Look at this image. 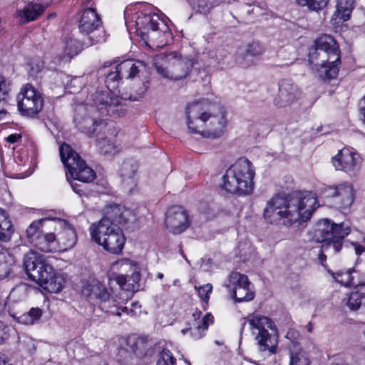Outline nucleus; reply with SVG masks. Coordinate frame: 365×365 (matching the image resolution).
Returning <instances> with one entry per match:
<instances>
[{"label":"nucleus","instance_id":"1","mask_svg":"<svg viewBox=\"0 0 365 365\" xmlns=\"http://www.w3.org/2000/svg\"><path fill=\"white\" fill-rule=\"evenodd\" d=\"M187 126L191 132L207 138H220L227 123L225 112L218 103L207 100L189 103L186 108Z\"/></svg>","mask_w":365,"mask_h":365},{"label":"nucleus","instance_id":"2","mask_svg":"<svg viewBox=\"0 0 365 365\" xmlns=\"http://www.w3.org/2000/svg\"><path fill=\"white\" fill-rule=\"evenodd\" d=\"M309 61L313 63L324 79L336 77L341 64L339 47L330 35H323L314 41V48L309 53Z\"/></svg>","mask_w":365,"mask_h":365},{"label":"nucleus","instance_id":"3","mask_svg":"<svg viewBox=\"0 0 365 365\" xmlns=\"http://www.w3.org/2000/svg\"><path fill=\"white\" fill-rule=\"evenodd\" d=\"M351 232L347 222L335 223L329 219L319 220L313 232V240L322 243V248L318 255V259L322 266L327 260V255L339 253L342 249L344 239Z\"/></svg>","mask_w":365,"mask_h":365},{"label":"nucleus","instance_id":"4","mask_svg":"<svg viewBox=\"0 0 365 365\" xmlns=\"http://www.w3.org/2000/svg\"><path fill=\"white\" fill-rule=\"evenodd\" d=\"M24 267L29 277L47 292L58 293L62 289L64 278L54 272L43 255L29 251L24 257Z\"/></svg>","mask_w":365,"mask_h":365},{"label":"nucleus","instance_id":"5","mask_svg":"<svg viewBox=\"0 0 365 365\" xmlns=\"http://www.w3.org/2000/svg\"><path fill=\"white\" fill-rule=\"evenodd\" d=\"M255 168L247 158H239L222 177V188L227 192L247 195L254 190Z\"/></svg>","mask_w":365,"mask_h":365},{"label":"nucleus","instance_id":"6","mask_svg":"<svg viewBox=\"0 0 365 365\" xmlns=\"http://www.w3.org/2000/svg\"><path fill=\"white\" fill-rule=\"evenodd\" d=\"M247 321L255 336L257 353L265 359L277 352L278 331L274 323L267 317L260 314H250Z\"/></svg>","mask_w":365,"mask_h":365},{"label":"nucleus","instance_id":"7","mask_svg":"<svg viewBox=\"0 0 365 365\" xmlns=\"http://www.w3.org/2000/svg\"><path fill=\"white\" fill-rule=\"evenodd\" d=\"M284 200L285 220L289 224L307 222L318 207L315 194L311 192H294Z\"/></svg>","mask_w":365,"mask_h":365},{"label":"nucleus","instance_id":"8","mask_svg":"<svg viewBox=\"0 0 365 365\" xmlns=\"http://www.w3.org/2000/svg\"><path fill=\"white\" fill-rule=\"evenodd\" d=\"M157 72L164 78L180 80L185 78L194 65V61L182 57L177 51L160 53L153 58Z\"/></svg>","mask_w":365,"mask_h":365},{"label":"nucleus","instance_id":"9","mask_svg":"<svg viewBox=\"0 0 365 365\" xmlns=\"http://www.w3.org/2000/svg\"><path fill=\"white\" fill-rule=\"evenodd\" d=\"M90 232L92 240L108 252L113 254L121 252L125 239L117 225L107 218H102L97 225H91Z\"/></svg>","mask_w":365,"mask_h":365},{"label":"nucleus","instance_id":"10","mask_svg":"<svg viewBox=\"0 0 365 365\" xmlns=\"http://www.w3.org/2000/svg\"><path fill=\"white\" fill-rule=\"evenodd\" d=\"M60 156L67 169L66 179L76 180L83 182H90L96 178L93 169L88 167L80 155L69 145L63 143L60 146Z\"/></svg>","mask_w":365,"mask_h":365},{"label":"nucleus","instance_id":"11","mask_svg":"<svg viewBox=\"0 0 365 365\" xmlns=\"http://www.w3.org/2000/svg\"><path fill=\"white\" fill-rule=\"evenodd\" d=\"M88 107L91 112L101 115H120L121 98L114 93L106 91H96L90 96Z\"/></svg>","mask_w":365,"mask_h":365},{"label":"nucleus","instance_id":"12","mask_svg":"<svg viewBox=\"0 0 365 365\" xmlns=\"http://www.w3.org/2000/svg\"><path fill=\"white\" fill-rule=\"evenodd\" d=\"M17 106L22 115L34 117L42 110L43 99L31 84L27 83L17 96Z\"/></svg>","mask_w":365,"mask_h":365},{"label":"nucleus","instance_id":"13","mask_svg":"<svg viewBox=\"0 0 365 365\" xmlns=\"http://www.w3.org/2000/svg\"><path fill=\"white\" fill-rule=\"evenodd\" d=\"M73 122L82 133L91 137L97 131L104 127L105 123L94 112H91L88 106L79 105L75 108Z\"/></svg>","mask_w":365,"mask_h":365},{"label":"nucleus","instance_id":"14","mask_svg":"<svg viewBox=\"0 0 365 365\" xmlns=\"http://www.w3.org/2000/svg\"><path fill=\"white\" fill-rule=\"evenodd\" d=\"M101 21L96 11L93 8L85 9L79 21L78 28L81 33L89 36L91 44L103 41L105 36L100 29Z\"/></svg>","mask_w":365,"mask_h":365},{"label":"nucleus","instance_id":"15","mask_svg":"<svg viewBox=\"0 0 365 365\" xmlns=\"http://www.w3.org/2000/svg\"><path fill=\"white\" fill-rule=\"evenodd\" d=\"M331 162L336 170L355 176L360 170L362 159L358 153L344 148L331 158Z\"/></svg>","mask_w":365,"mask_h":365},{"label":"nucleus","instance_id":"16","mask_svg":"<svg viewBox=\"0 0 365 365\" xmlns=\"http://www.w3.org/2000/svg\"><path fill=\"white\" fill-rule=\"evenodd\" d=\"M301 89L290 79H282L278 83V93L274 104L278 108H286L297 102L301 96Z\"/></svg>","mask_w":365,"mask_h":365},{"label":"nucleus","instance_id":"17","mask_svg":"<svg viewBox=\"0 0 365 365\" xmlns=\"http://www.w3.org/2000/svg\"><path fill=\"white\" fill-rule=\"evenodd\" d=\"M57 232L56 241L59 252L67 251L74 247L77 242V236L73 226L66 220L61 219H53Z\"/></svg>","mask_w":365,"mask_h":365},{"label":"nucleus","instance_id":"18","mask_svg":"<svg viewBox=\"0 0 365 365\" xmlns=\"http://www.w3.org/2000/svg\"><path fill=\"white\" fill-rule=\"evenodd\" d=\"M325 194L327 197L334 198V202L339 209L349 207L354 200V187L347 182L328 187L325 189Z\"/></svg>","mask_w":365,"mask_h":365},{"label":"nucleus","instance_id":"19","mask_svg":"<svg viewBox=\"0 0 365 365\" xmlns=\"http://www.w3.org/2000/svg\"><path fill=\"white\" fill-rule=\"evenodd\" d=\"M165 223L173 234L183 232L190 225L186 210L178 206L172 207L168 210Z\"/></svg>","mask_w":365,"mask_h":365},{"label":"nucleus","instance_id":"20","mask_svg":"<svg viewBox=\"0 0 365 365\" xmlns=\"http://www.w3.org/2000/svg\"><path fill=\"white\" fill-rule=\"evenodd\" d=\"M102 218H107L115 225H124L133 221L135 215L130 210L119 205H113L106 208L105 215Z\"/></svg>","mask_w":365,"mask_h":365},{"label":"nucleus","instance_id":"21","mask_svg":"<svg viewBox=\"0 0 365 365\" xmlns=\"http://www.w3.org/2000/svg\"><path fill=\"white\" fill-rule=\"evenodd\" d=\"M264 51V48L259 43L252 42L237 51L236 62L241 67H249L253 64L254 58L262 55Z\"/></svg>","mask_w":365,"mask_h":365},{"label":"nucleus","instance_id":"22","mask_svg":"<svg viewBox=\"0 0 365 365\" xmlns=\"http://www.w3.org/2000/svg\"><path fill=\"white\" fill-rule=\"evenodd\" d=\"M284 197L275 196L272 197L267 204L264 210V217L270 223H276L279 220L285 219Z\"/></svg>","mask_w":365,"mask_h":365},{"label":"nucleus","instance_id":"23","mask_svg":"<svg viewBox=\"0 0 365 365\" xmlns=\"http://www.w3.org/2000/svg\"><path fill=\"white\" fill-rule=\"evenodd\" d=\"M160 19L153 14H145L136 20L137 32L143 40L149 38L150 31L154 32L159 29Z\"/></svg>","mask_w":365,"mask_h":365},{"label":"nucleus","instance_id":"24","mask_svg":"<svg viewBox=\"0 0 365 365\" xmlns=\"http://www.w3.org/2000/svg\"><path fill=\"white\" fill-rule=\"evenodd\" d=\"M81 293L88 300H96L97 303L99 300H102L103 302V307L106 308L105 299H108V290L98 280H93L90 283L84 284Z\"/></svg>","mask_w":365,"mask_h":365},{"label":"nucleus","instance_id":"25","mask_svg":"<svg viewBox=\"0 0 365 365\" xmlns=\"http://www.w3.org/2000/svg\"><path fill=\"white\" fill-rule=\"evenodd\" d=\"M123 78L133 79L146 70V65L143 61L125 60L118 65Z\"/></svg>","mask_w":365,"mask_h":365},{"label":"nucleus","instance_id":"26","mask_svg":"<svg viewBox=\"0 0 365 365\" xmlns=\"http://www.w3.org/2000/svg\"><path fill=\"white\" fill-rule=\"evenodd\" d=\"M34 246L43 252H59L56 235L53 232H43Z\"/></svg>","mask_w":365,"mask_h":365},{"label":"nucleus","instance_id":"27","mask_svg":"<svg viewBox=\"0 0 365 365\" xmlns=\"http://www.w3.org/2000/svg\"><path fill=\"white\" fill-rule=\"evenodd\" d=\"M213 322V317L210 314H206L202 320L196 322V324H192V326L182 329V334H185L190 331L191 336L194 339H199L205 335V331L208 329L210 324Z\"/></svg>","mask_w":365,"mask_h":365},{"label":"nucleus","instance_id":"28","mask_svg":"<svg viewBox=\"0 0 365 365\" xmlns=\"http://www.w3.org/2000/svg\"><path fill=\"white\" fill-rule=\"evenodd\" d=\"M137 170V163L133 160H128L122 165L120 169L122 181L130 190L135 185V176Z\"/></svg>","mask_w":365,"mask_h":365},{"label":"nucleus","instance_id":"29","mask_svg":"<svg viewBox=\"0 0 365 365\" xmlns=\"http://www.w3.org/2000/svg\"><path fill=\"white\" fill-rule=\"evenodd\" d=\"M44 11V7L38 4H28L21 10L17 11V16L21 23H27L36 19Z\"/></svg>","mask_w":365,"mask_h":365},{"label":"nucleus","instance_id":"30","mask_svg":"<svg viewBox=\"0 0 365 365\" xmlns=\"http://www.w3.org/2000/svg\"><path fill=\"white\" fill-rule=\"evenodd\" d=\"M16 259L9 250L0 244V279L5 278L12 271Z\"/></svg>","mask_w":365,"mask_h":365},{"label":"nucleus","instance_id":"31","mask_svg":"<svg viewBox=\"0 0 365 365\" xmlns=\"http://www.w3.org/2000/svg\"><path fill=\"white\" fill-rule=\"evenodd\" d=\"M344 302L353 311L359 309L361 305L365 306V284L358 285L356 290L351 292Z\"/></svg>","mask_w":365,"mask_h":365},{"label":"nucleus","instance_id":"32","mask_svg":"<svg viewBox=\"0 0 365 365\" xmlns=\"http://www.w3.org/2000/svg\"><path fill=\"white\" fill-rule=\"evenodd\" d=\"M354 0H337L334 15L336 19L348 21L354 9Z\"/></svg>","mask_w":365,"mask_h":365},{"label":"nucleus","instance_id":"33","mask_svg":"<svg viewBox=\"0 0 365 365\" xmlns=\"http://www.w3.org/2000/svg\"><path fill=\"white\" fill-rule=\"evenodd\" d=\"M13 233V227L7 213L0 208V241H9Z\"/></svg>","mask_w":365,"mask_h":365},{"label":"nucleus","instance_id":"34","mask_svg":"<svg viewBox=\"0 0 365 365\" xmlns=\"http://www.w3.org/2000/svg\"><path fill=\"white\" fill-rule=\"evenodd\" d=\"M48 220L47 218H42L34 221L26 229V234L30 243L33 245L36 242L38 238L43 234V224Z\"/></svg>","mask_w":365,"mask_h":365},{"label":"nucleus","instance_id":"35","mask_svg":"<svg viewBox=\"0 0 365 365\" xmlns=\"http://www.w3.org/2000/svg\"><path fill=\"white\" fill-rule=\"evenodd\" d=\"M103 302L102 300L98 301V304L100 309L106 312L110 313L113 315L120 316L123 306L121 305L122 302H119L116 298H113L110 297V293L108 292V299H105V304L106 305V308L103 307Z\"/></svg>","mask_w":365,"mask_h":365},{"label":"nucleus","instance_id":"36","mask_svg":"<svg viewBox=\"0 0 365 365\" xmlns=\"http://www.w3.org/2000/svg\"><path fill=\"white\" fill-rule=\"evenodd\" d=\"M228 284H226L227 288L231 293L232 290H236L242 286H247L250 284L247 275L237 272H232L229 275Z\"/></svg>","mask_w":365,"mask_h":365},{"label":"nucleus","instance_id":"37","mask_svg":"<svg viewBox=\"0 0 365 365\" xmlns=\"http://www.w3.org/2000/svg\"><path fill=\"white\" fill-rule=\"evenodd\" d=\"M250 284L239 287L236 290H232L230 296L236 302H250L255 297V292L250 288Z\"/></svg>","mask_w":365,"mask_h":365},{"label":"nucleus","instance_id":"38","mask_svg":"<svg viewBox=\"0 0 365 365\" xmlns=\"http://www.w3.org/2000/svg\"><path fill=\"white\" fill-rule=\"evenodd\" d=\"M63 44V57H67L69 59L77 55L82 48L81 43L72 37H66L64 40Z\"/></svg>","mask_w":365,"mask_h":365},{"label":"nucleus","instance_id":"39","mask_svg":"<svg viewBox=\"0 0 365 365\" xmlns=\"http://www.w3.org/2000/svg\"><path fill=\"white\" fill-rule=\"evenodd\" d=\"M122 79L123 76L119 72L117 65L114 71L108 72L106 76L105 83L107 90L113 93L118 88Z\"/></svg>","mask_w":365,"mask_h":365},{"label":"nucleus","instance_id":"40","mask_svg":"<svg viewBox=\"0 0 365 365\" xmlns=\"http://www.w3.org/2000/svg\"><path fill=\"white\" fill-rule=\"evenodd\" d=\"M139 280V274H133L132 279L130 277L123 274H119L116 277L115 281L123 290L132 291L135 289V283Z\"/></svg>","mask_w":365,"mask_h":365},{"label":"nucleus","instance_id":"41","mask_svg":"<svg viewBox=\"0 0 365 365\" xmlns=\"http://www.w3.org/2000/svg\"><path fill=\"white\" fill-rule=\"evenodd\" d=\"M356 272L355 270L351 269L344 272H338L334 274V277L336 281L342 285L346 287L359 285L357 282H354V277L352 276V273Z\"/></svg>","mask_w":365,"mask_h":365},{"label":"nucleus","instance_id":"42","mask_svg":"<svg viewBox=\"0 0 365 365\" xmlns=\"http://www.w3.org/2000/svg\"><path fill=\"white\" fill-rule=\"evenodd\" d=\"M42 316V311L39 308H31L28 312L19 317V322L21 324L31 325L37 322Z\"/></svg>","mask_w":365,"mask_h":365},{"label":"nucleus","instance_id":"43","mask_svg":"<svg viewBox=\"0 0 365 365\" xmlns=\"http://www.w3.org/2000/svg\"><path fill=\"white\" fill-rule=\"evenodd\" d=\"M289 358V365H310L307 354L303 350L292 351Z\"/></svg>","mask_w":365,"mask_h":365},{"label":"nucleus","instance_id":"44","mask_svg":"<svg viewBox=\"0 0 365 365\" xmlns=\"http://www.w3.org/2000/svg\"><path fill=\"white\" fill-rule=\"evenodd\" d=\"M297 1L300 6H307L311 10L319 11L327 6L329 0H297Z\"/></svg>","mask_w":365,"mask_h":365},{"label":"nucleus","instance_id":"45","mask_svg":"<svg viewBox=\"0 0 365 365\" xmlns=\"http://www.w3.org/2000/svg\"><path fill=\"white\" fill-rule=\"evenodd\" d=\"M97 141L100 152L103 155L114 154L118 151L116 147L106 138H98Z\"/></svg>","mask_w":365,"mask_h":365},{"label":"nucleus","instance_id":"46","mask_svg":"<svg viewBox=\"0 0 365 365\" xmlns=\"http://www.w3.org/2000/svg\"><path fill=\"white\" fill-rule=\"evenodd\" d=\"M156 365H176V359L167 349H164L159 354Z\"/></svg>","mask_w":365,"mask_h":365},{"label":"nucleus","instance_id":"47","mask_svg":"<svg viewBox=\"0 0 365 365\" xmlns=\"http://www.w3.org/2000/svg\"><path fill=\"white\" fill-rule=\"evenodd\" d=\"M218 4V1L215 2L210 1L209 3V0H193L192 6L194 9H197V11L200 13H207L210 11V9L213 8L216 5Z\"/></svg>","mask_w":365,"mask_h":365},{"label":"nucleus","instance_id":"48","mask_svg":"<svg viewBox=\"0 0 365 365\" xmlns=\"http://www.w3.org/2000/svg\"><path fill=\"white\" fill-rule=\"evenodd\" d=\"M135 346H136V344L135 342H133V344L130 347V350H128L127 349H121L119 351L118 355L120 357H123V359H122L123 363H125V364L128 363L130 359H133V357L135 355Z\"/></svg>","mask_w":365,"mask_h":365},{"label":"nucleus","instance_id":"49","mask_svg":"<svg viewBox=\"0 0 365 365\" xmlns=\"http://www.w3.org/2000/svg\"><path fill=\"white\" fill-rule=\"evenodd\" d=\"M212 291V285L211 284H206L205 285L199 287L197 289V292L199 294V297L201 298V299L205 302H207L210 299V294Z\"/></svg>","mask_w":365,"mask_h":365},{"label":"nucleus","instance_id":"50","mask_svg":"<svg viewBox=\"0 0 365 365\" xmlns=\"http://www.w3.org/2000/svg\"><path fill=\"white\" fill-rule=\"evenodd\" d=\"M149 86H148V81H142L138 86V88H134V91L135 92L136 96L132 97L130 96V98L136 101L139 98H140L148 90Z\"/></svg>","mask_w":365,"mask_h":365},{"label":"nucleus","instance_id":"51","mask_svg":"<svg viewBox=\"0 0 365 365\" xmlns=\"http://www.w3.org/2000/svg\"><path fill=\"white\" fill-rule=\"evenodd\" d=\"M141 306L138 302H132L131 307H123L121 312H125L127 314L133 316L137 315L140 312Z\"/></svg>","mask_w":365,"mask_h":365},{"label":"nucleus","instance_id":"52","mask_svg":"<svg viewBox=\"0 0 365 365\" xmlns=\"http://www.w3.org/2000/svg\"><path fill=\"white\" fill-rule=\"evenodd\" d=\"M9 83L3 76H0V101L6 98L9 91Z\"/></svg>","mask_w":365,"mask_h":365},{"label":"nucleus","instance_id":"53","mask_svg":"<svg viewBox=\"0 0 365 365\" xmlns=\"http://www.w3.org/2000/svg\"><path fill=\"white\" fill-rule=\"evenodd\" d=\"M299 336V332L294 329H289L286 334V338L289 339L293 344L294 349L292 351H296V346L299 344V342L297 341Z\"/></svg>","mask_w":365,"mask_h":365},{"label":"nucleus","instance_id":"54","mask_svg":"<svg viewBox=\"0 0 365 365\" xmlns=\"http://www.w3.org/2000/svg\"><path fill=\"white\" fill-rule=\"evenodd\" d=\"M213 53L212 58H214L217 62H220L227 56V51L225 48L220 46L213 51Z\"/></svg>","mask_w":365,"mask_h":365},{"label":"nucleus","instance_id":"55","mask_svg":"<svg viewBox=\"0 0 365 365\" xmlns=\"http://www.w3.org/2000/svg\"><path fill=\"white\" fill-rule=\"evenodd\" d=\"M9 337V327L0 322V344L4 343Z\"/></svg>","mask_w":365,"mask_h":365},{"label":"nucleus","instance_id":"56","mask_svg":"<svg viewBox=\"0 0 365 365\" xmlns=\"http://www.w3.org/2000/svg\"><path fill=\"white\" fill-rule=\"evenodd\" d=\"M70 185L73 189V190L78 194L80 196H82L85 194L84 191H83V189L82 188V185H79L78 184L77 182H70Z\"/></svg>","mask_w":365,"mask_h":365},{"label":"nucleus","instance_id":"57","mask_svg":"<svg viewBox=\"0 0 365 365\" xmlns=\"http://www.w3.org/2000/svg\"><path fill=\"white\" fill-rule=\"evenodd\" d=\"M0 365H12L9 356L1 352H0Z\"/></svg>","mask_w":365,"mask_h":365},{"label":"nucleus","instance_id":"58","mask_svg":"<svg viewBox=\"0 0 365 365\" xmlns=\"http://www.w3.org/2000/svg\"><path fill=\"white\" fill-rule=\"evenodd\" d=\"M353 245L356 255H361L365 250L364 247L356 243H354Z\"/></svg>","mask_w":365,"mask_h":365},{"label":"nucleus","instance_id":"59","mask_svg":"<svg viewBox=\"0 0 365 365\" xmlns=\"http://www.w3.org/2000/svg\"><path fill=\"white\" fill-rule=\"evenodd\" d=\"M20 138V136L19 135H10L7 140L9 143H15Z\"/></svg>","mask_w":365,"mask_h":365},{"label":"nucleus","instance_id":"60","mask_svg":"<svg viewBox=\"0 0 365 365\" xmlns=\"http://www.w3.org/2000/svg\"><path fill=\"white\" fill-rule=\"evenodd\" d=\"M200 314H201V312L199 311V312H195L192 314V317H193V323L192 324H196V322H199L200 320H201L200 318Z\"/></svg>","mask_w":365,"mask_h":365},{"label":"nucleus","instance_id":"61","mask_svg":"<svg viewBox=\"0 0 365 365\" xmlns=\"http://www.w3.org/2000/svg\"><path fill=\"white\" fill-rule=\"evenodd\" d=\"M360 113L363 115V121L365 123V106L360 107Z\"/></svg>","mask_w":365,"mask_h":365},{"label":"nucleus","instance_id":"62","mask_svg":"<svg viewBox=\"0 0 365 365\" xmlns=\"http://www.w3.org/2000/svg\"><path fill=\"white\" fill-rule=\"evenodd\" d=\"M307 330L311 333L313 331V324L312 322H309L307 325L306 326Z\"/></svg>","mask_w":365,"mask_h":365},{"label":"nucleus","instance_id":"63","mask_svg":"<svg viewBox=\"0 0 365 365\" xmlns=\"http://www.w3.org/2000/svg\"><path fill=\"white\" fill-rule=\"evenodd\" d=\"M157 277H158V279H163V273H158V275H157Z\"/></svg>","mask_w":365,"mask_h":365},{"label":"nucleus","instance_id":"64","mask_svg":"<svg viewBox=\"0 0 365 365\" xmlns=\"http://www.w3.org/2000/svg\"><path fill=\"white\" fill-rule=\"evenodd\" d=\"M361 101H364V103H365V96L363 97V98L361 99Z\"/></svg>","mask_w":365,"mask_h":365}]
</instances>
